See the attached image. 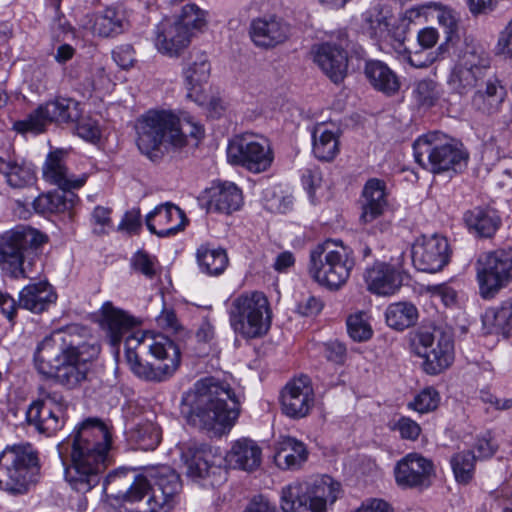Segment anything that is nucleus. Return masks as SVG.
I'll use <instances>...</instances> for the list:
<instances>
[{"label":"nucleus","mask_w":512,"mask_h":512,"mask_svg":"<svg viewBox=\"0 0 512 512\" xmlns=\"http://www.w3.org/2000/svg\"><path fill=\"white\" fill-rule=\"evenodd\" d=\"M100 352V346L88 336V330L79 325L52 332L34 352L36 370L46 379L66 389H75L87 380L91 362Z\"/></svg>","instance_id":"nucleus-1"},{"label":"nucleus","mask_w":512,"mask_h":512,"mask_svg":"<svg viewBox=\"0 0 512 512\" xmlns=\"http://www.w3.org/2000/svg\"><path fill=\"white\" fill-rule=\"evenodd\" d=\"M112 436L105 423L88 418L61 443L57 449L65 465V479L81 493L99 484L101 474L110 463Z\"/></svg>","instance_id":"nucleus-2"},{"label":"nucleus","mask_w":512,"mask_h":512,"mask_svg":"<svg viewBox=\"0 0 512 512\" xmlns=\"http://www.w3.org/2000/svg\"><path fill=\"white\" fill-rule=\"evenodd\" d=\"M241 403L230 384L213 376L204 377L183 394L180 412L186 422L220 437L235 425Z\"/></svg>","instance_id":"nucleus-3"},{"label":"nucleus","mask_w":512,"mask_h":512,"mask_svg":"<svg viewBox=\"0 0 512 512\" xmlns=\"http://www.w3.org/2000/svg\"><path fill=\"white\" fill-rule=\"evenodd\" d=\"M125 356L131 371L140 379L161 382L180 365V348L165 335L136 333L125 340Z\"/></svg>","instance_id":"nucleus-4"},{"label":"nucleus","mask_w":512,"mask_h":512,"mask_svg":"<svg viewBox=\"0 0 512 512\" xmlns=\"http://www.w3.org/2000/svg\"><path fill=\"white\" fill-rule=\"evenodd\" d=\"M182 490L179 474L169 466L151 467L143 475L134 477L125 498L132 502H142L137 512H168L173 507Z\"/></svg>","instance_id":"nucleus-5"},{"label":"nucleus","mask_w":512,"mask_h":512,"mask_svg":"<svg viewBox=\"0 0 512 512\" xmlns=\"http://www.w3.org/2000/svg\"><path fill=\"white\" fill-rule=\"evenodd\" d=\"M413 150L416 162L433 174L459 173L468 161L462 144L437 131L418 137Z\"/></svg>","instance_id":"nucleus-6"},{"label":"nucleus","mask_w":512,"mask_h":512,"mask_svg":"<svg viewBox=\"0 0 512 512\" xmlns=\"http://www.w3.org/2000/svg\"><path fill=\"white\" fill-rule=\"evenodd\" d=\"M341 492V485L328 475L311 481H295L281 492V508L284 512H326Z\"/></svg>","instance_id":"nucleus-7"},{"label":"nucleus","mask_w":512,"mask_h":512,"mask_svg":"<svg viewBox=\"0 0 512 512\" xmlns=\"http://www.w3.org/2000/svg\"><path fill=\"white\" fill-rule=\"evenodd\" d=\"M45 234L36 229L18 226L0 236V262L14 278H30L32 256L47 242Z\"/></svg>","instance_id":"nucleus-8"},{"label":"nucleus","mask_w":512,"mask_h":512,"mask_svg":"<svg viewBox=\"0 0 512 512\" xmlns=\"http://www.w3.org/2000/svg\"><path fill=\"white\" fill-rule=\"evenodd\" d=\"M38 457L30 445L5 449L0 454V489L18 495L36 481Z\"/></svg>","instance_id":"nucleus-9"},{"label":"nucleus","mask_w":512,"mask_h":512,"mask_svg":"<svg viewBox=\"0 0 512 512\" xmlns=\"http://www.w3.org/2000/svg\"><path fill=\"white\" fill-rule=\"evenodd\" d=\"M333 246L334 243L328 240L313 248L310 251L308 271L320 285L337 290L347 282L354 260L349 258L344 249L336 250Z\"/></svg>","instance_id":"nucleus-10"},{"label":"nucleus","mask_w":512,"mask_h":512,"mask_svg":"<svg viewBox=\"0 0 512 512\" xmlns=\"http://www.w3.org/2000/svg\"><path fill=\"white\" fill-rule=\"evenodd\" d=\"M233 330L244 338H257L267 333L271 324L269 302L261 292L240 295L230 310Z\"/></svg>","instance_id":"nucleus-11"},{"label":"nucleus","mask_w":512,"mask_h":512,"mask_svg":"<svg viewBox=\"0 0 512 512\" xmlns=\"http://www.w3.org/2000/svg\"><path fill=\"white\" fill-rule=\"evenodd\" d=\"M491 66V59L481 47L467 46L458 63L447 77L450 94L466 97L483 85Z\"/></svg>","instance_id":"nucleus-12"},{"label":"nucleus","mask_w":512,"mask_h":512,"mask_svg":"<svg viewBox=\"0 0 512 512\" xmlns=\"http://www.w3.org/2000/svg\"><path fill=\"white\" fill-rule=\"evenodd\" d=\"M412 343L416 354L424 359L422 365L427 374H439L453 362L452 336L441 328L422 327L418 329Z\"/></svg>","instance_id":"nucleus-13"},{"label":"nucleus","mask_w":512,"mask_h":512,"mask_svg":"<svg viewBox=\"0 0 512 512\" xmlns=\"http://www.w3.org/2000/svg\"><path fill=\"white\" fill-rule=\"evenodd\" d=\"M177 116L165 110H149L136 122L137 146L152 161L160 157L164 143L172 145V130Z\"/></svg>","instance_id":"nucleus-14"},{"label":"nucleus","mask_w":512,"mask_h":512,"mask_svg":"<svg viewBox=\"0 0 512 512\" xmlns=\"http://www.w3.org/2000/svg\"><path fill=\"white\" fill-rule=\"evenodd\" d=\"M476 272L480 296L494 298L512 282V248L481 254L476 262Z\"/></svg>","instance_id":"nucleus-15"},{"label":"nucleus","mask_w":512,"mask_h":512,"mask_svg":"<svg viewBox=\"0 0 512 512\" xmlns=\"http://www.w3.org/2000/svg\"><path fill=\"white\" fill-rule=\"evenodd\" d=\"M227 159L233 165H239L249 172L258 174L271 167L274 152L267 138L245 133L229 142Z\"/></svg>","instance_id":"nucleus-16"},{"label":"nucleus","mask_w":512,"mask_h":512,"mask_svg":"<svg viewBox=\"0 0 512 512\" xmlns=\"http://www.w3.org/2000/svg\"><path fill=\"white\" fill-rule=\"evenodd\" d=\"M411 257L417 270L436 273L449 262L450 248L448 240L438 235L422 236L412 245Z\"/></svg>","instance_id":"nucleus-17"},{"label":"nucleus","mask_w":512,"mask_h":512,"mask_svg":"<svg viewBox=\"0 0 512 512\" xmlns=\"http://www.w3.org/2000/svg\"><path fill=\"white\" fill-rule=\"evenodd\" d=\"M396 483L405 488H427L435 477L434 464L418 453H410L395 467Z\"/></svg>","instance_id":"nucleus-18"},{"label":"nucleus","mask_w":512,"mask_h":512,"mask_svg":"<svg viewBox=\"0 0 512 512\" xmlns=\"http://www.w3.org/2000/svg\"><path fill=\"white\" fill-rule=\"evenodd\" d=\"M179 448L189 478L200 480L221 472V463H216V457L207 445L188 441Z\"/></svg>","instance_id":"nucleus-19"},{"label":"nucleus","mask_w":512,"mask_h":512,"mask_svg":"<svg viewBox=\"0 0 512 512\" xmlns=\"http://www.w3.org/2000/svg\"><path fill=\"white\" fill-rule=\"evenodd\" d=\"M282 411L293 419L308 415L314 405V392L307 376L289 382L281 393Z\"/></svg>","instance_id":"nucleus-20"},{"label":"nucleus","mask_w":512,"mask_h":512,"mask_svg":"<svg viewBox=\"0 0 512 512\" xmlns=\"http://www.w3.org/2000/svg\"><path fill=\"white\" fill-rule=\"evenodd\" d=\"M290 34L289 25L276 15L253 19L249 27L252 42L260 48L270 49L284 43Z\"/></svg>","instance_id":"nucleus-21"},{"label":"nucleus","mask_w":512,"mask_h":512,"mask_svg":"<svg viewBox=\"0 0 512 512\" xmlns=\"http://www.w3.org/2000/svg\"><path fill=\"white\" fill-rule=\"evenodd\" d=\"M187 223L184 212L172 203L157 206L146 216L148 230L159 237H169L183 230Z\"/></svg>","instance_id":"nucleus-22"},{"label":"nucleus","mask_w":512,"mask_h":512,"mask_svg":"<svg viewBox=\"0 0 512 512\" xmlns=\"http://www.w3.org/2000/svg\"><path fill=\"white\" fill-rule=\"evenodd\" d=\"M66 156L67 151L63 149L50 152L43 166V177L47 182L58 186L60 189H79L86 183L87 175L75 176L69 174L65 165Z\"/></svg>","instance_id":"nucleus-23"},{"label":"nucleus","mask_w":512,"mask_h":512,"mask_svg":"<svg viewBox=\"0 0 512 512\" xmlns=\"http://www.w3.org/2000/svg\"><path fill=\"white\" fill-rule=\"evenodd\" d=\"M506 96L505 87L496 77L486 78L473 92L470 105L476 113L490 117L501 110Z\"/></svg>","instance_id":"nucleus-24"},{"label":"nucleus","mask_w":512,"mask_h":512,"mask_svg":"<svg viewBox=\"0 0 512 512\" xmlns=\"http://www.w3.org/2000/svg\"><path fill=\"white\" fill-rule=\"evenodd\" d=\"M469 233L477 238H492L501 227L499 212L491 206H476L463 214Z\"/></svg>","instance_id":"nucleus-25"},{"label":"nucleus","mask_w":512,"mask_h":512,"mask_svg":"<svg viewBox=\"0 0 512 512\" xmlns=\"http://www.w3.org/2000/svg\"><path fill=\"white\" fill-rule=\"evenodd\" d=\"M314 61L335 84L342 82L347 75V53L336 44L324 43L320 45L314 56Z\"/></svg>","instance_id":"nucleus-26"},{"label":"nucleus","mask_w":512,"mask_h":512,"mask_svg":"<svg viewBox=\"0 0 512 512\" xmlns=\"http://www.w3.org/2000/svg\"><path fill=\"white\" fill-rule=\"evenodd\" d=\"M364 279L370 292L382 296L394 294L402 285L401 274L393 266L383 262H376L367 268Z\"/></svg>","instance_id":"nucleus-27"},{"label":"nucleus","mask_w":512,"mask_h":512,"mask_svg":"<svg viewBox=\"0 0 512 512\" xmlns=\"http://www.w3.org/2000/svg\"><path fill=\"white\" fill-rule=\"evenodd\" d=\"M191 37L175 21H162L156 30L155 45L158 51L168 56H178L188 47Z\"/></svg>","instance_id":"nucleus-28"},{"label":"nucleus","mask_w":512,"mask_h":512,"mask_svg":"<svg viewBox=\"0 0 512 512\" xmlns=\"http://www.w3.org/2000/svg\"><path fill=\"white\" fill-rule=\"evenodd\" d=\"M26 419L38 433L47 437L55 435L65 424L63 409L60 406L48 407L45 404H30Z\"/></svg>","instance_id":"nucleus-29"},{"label":"nucleus","mask_w":512,"mask_h":512,"mask_svg":"<svg viewBox=\"0 0 512 512\" xmlns=\"http://www.w3.org/2000/svg\"><path fill=\"white\" fill-rule=\"evenodd\" d=\"M224 460L234 469L252 472L261 465L262 450L254 440L241 438L232 444Z\"/></svg>","instance_id":"nucleus-30"},{"label":"nucleus","mask_w":512,"mask_h":512,"mask_svg":"<svg viewBox=\"0 0 512 512\" xmlns=\"http://www.w3.org/2000/svg\"><path fill=\"white\" fill-rule=\"evenodd\" d=\"M385 188V183L379 179L366 182L361 197V223H371L384 213L388 205Z\"/></svg>","instance_id":"nucleus-31"},{"label":"nucleus","mask_w":512,"mask_h":512,"mask_svg":"<svg viewBox=\"0 0 512 512\" xmlns=\"http://www.w3.org/2000/svg\"><path fill=\"white\" fill-rule=\"evenodd\" d=\"M207 211L231 214L240 209L243 197L241 190L232 182L215 185L206 191Z\"/></svg>","instance_id":"nucleus-32"},{"label":"nucleus","mask_w":512,"mask_h":512,"mask_svg":"<svg viewBox=\"0 0 512 512\" xmlns=\"http://www.w3.org/2000/svg\"><path fill=\"white\" fill-rule=\"evenodd\" d=\"M57 294L47 281L25 286L19 293V306L33 313H42L55 303Z\"/></svg>","instance_id":"nucleus-33"},{"label":"nucleus","mask_w":512,"mask_h":512,"mask_svg":"<svg viewBox=\"0 0 512 512\" xmlns=\"http://www.w3.org/2000/svg\"><path fill=\"white\" fill-rule=\"evenodd\" d=\"M211 66L207 56L203 52L193 51L190 53L185 67L183 68L184 83L188 90V97L197 96L210 76Z\"/></svg>","instance_id":"nucleus-34"},{"label":"nucleus","mask_w":512,"mask_h":512,"mask_svg":"<svg viewBox=\"0 0 512 512\" xmlns=\"http://www.w3.org/2000/svg\"><path fill=\"white\" fill-rule=\"evenodd\" d=\"M0 174L6 183L14 189H23L34 185L36 175L31 165L10 155L0 156Z\"/></svg>","instance_id":"nucleus-35"},{"label":"nucleus","mask_w":512,"mask_h":512,"mask_svg":"<svg viewBox=\"0 0 512 512\" xmlns=\"http://www.w3.org/2000/svg\"><path fill=\"white\" fill-rule=\"evenodd\" d=\"M129 26L127 11L121 5L108 6L95 15L93 29L101 37H114Z\"/></svg>","instance_id":"nucleus-36"},{"label":"nucleus","mask_w":512,"mask_h":512,"mask_svg":"<svg viewBox=\"0 0 512 512\" xmlns=\"http://www.w3.org/2000/svg\"><path fill=\"white\" fill-rule=\"evenodd\" d=\"M340 130L334 125L318 123L312 132L313 153L321 161H331L339 153Z\"/></svg>","instance_id":"nucleus-37"},{"label":"nucleus","mask_w":512,"mask_h":512,"mask_svg":"<svg viewBox=\"0 0 512 512\" xmlns=\"http://www.w3.org/2000/svg\"><path fill=\"white\" fill-rule=\"evenodd\" d=\"M101 312L103 317L102 324L107 330L110 344L112 346L119 345L123 335L136 325L135 319L124 311L115 308L111 302H105Z\"/></svg>","instance_id":"nucleus-38"},{"label":"nucleus","mask_w":512,"mask_h":512,"mask_svg":"<svg viewBox=\"0 0 512 512\" xmlns=\"http://www.w3.org/2000/svg\"><path fill=\"white\" fill-rule=\"evenodd\" d=\"M306 445L293 437H285L279 443L274 455L276 465L285 470H297L308 459Z\"/></svg>","instance_id":"nucleus-39"},{"label":"nucleus","mask_w":512,"mask_h":512,"mask_svg":"<svg viewBox=\"0 0 512 512\" xmlns=\"http://www.w3.org/2000/svg\"><path fill=\"white\" fill-rule=\"evenodd\" d=\"M78 200L72 189H60L39 195L33 200L32 205L39 214L60 213L71 210Z\"/></svg>","instance_id":"nucleus-40"},{"label":"nucleus","mask_w":512,"mask_h":512,"mask_svg":"<svg viewBox=\"0 0 512 512\" xmlns=\"http://www.w3.org/2000/svg\"><path fill=\"white\" fill-rule=\"evenodd\" d=\"M365 75L375 89L387 95H392L399 90L398 77L381 61H368L365 66Z\"/></svg>","instance_id":"nucleus-41"},{"label":"nucleus","mask_w":512,"mask_h":512,"mask_svg":"<svg viewBox=\"0 0 512 512\" xmlns=\"http://www.w3.org/2000/svg\"><path fill=\"white\" fill-rule=\"evenodd\" d=\"M360 27L362 32L372 39L378 41L388 40L390 23L379 5L371 7L362 13Z\"/></svg>","instance_id":"nucleus-42"},{"label":"nucleus","mask_w":512,"mask_h":512,"mask_svg":"<svg viewBox=\"0 0 512 512\" xmlns=\"http://www.w3.org/2000/svg\"><path fill=\"white\" fill-rule=\"evenodd\" d=\"M50 121L55 123L77 122L81 117L80 103L72 98L56 97L45 103Z\"/></svg>","instance_id":"nucleus-43"},{"label":"nucleus","mask_w":512,"mask_h":512,"mask_svg":"<svg viewBox=\"0 0 512 512\" xmlns=\"http://www.w3.org/2000/svg\"><path fill=\"white\" fill-rule=\"evenodd\" d=\"M385 317L389 327L403 331L416 324L418 320V310L412 303L397 302L387 307Z\"/></svg>","instance_id":"nucleus-44"},{"label":"nucleus","mask_w":512,"mask_h":512,"mask_svg":"<svg viewBox=\"0 0 512 512\" xmlns=\"http://www.w3.org/2000/svg\"><path fill=\"white\" fill-rule=\"evenodd\" d=\"M197 261L202 272L217 276L224 272L228 265V256L222 248L202 245L197 250Z\"/></svg>","instance_id":"nucleus-45"},{"label":"nucleus","mask_w":512,"mask_h":512,"mask_svg":"<svg viewBox=\"0 0 512 512\" xmlns=\"http://www.w3.org/2000/svg\"><path fill=\"white\" fill-rule=\"evenodd\" d=\"M175 22L183 27L192 37L196 32H203L207 27V12L196 4L185 5Z\"/></svg>","instance_id":"nucleus-46"},{"label":"nucleus","mask_w":512,"mask_h":512,"mask_svg":"<svg viewBox=\"0 0 512 512\" xmlns=\"http://www.w3.org/2000/svg\"><path fill=\"white\" fill-rule=\"evenodd\" d=\"M130 472L126 469H119L110 472L103 482V491L106 495L115 499H123L125 503L134 504L135 502L129 501L125 498V492L130 489L133 484L129 477Z\"/></svg>","instance_id":"nucleus-47"},{"label":"nucleus","mask_w":512,"mask_h":512,"mask_svg":"<svg viewBox=\"0 0 512 512\" xmlns=\"http://www.w3.org/2000/svg\"><path fill=\"white\" fill-rule=\"evenodd\" d=\"M423 8H412L406 11L405 16L398 21L392 28L389 27V37L387 41H393L397 50L406 51L405 41L409 32V26L415 18L421 16Z\"/></svg>","instance_id":"nucleus-48"},{"label":"nucleus","mask_w":512,"mask_h":512,"mask_svg":"<svg viewBox=\"0 0 512 512\" xmlns=\"http://www.w3.org/2000/svg\"><path fill=\"white\" fill-rule=\"evenodd\" d=\"M476 456L473 451H463L451 458V466L458 483L467 484L474 474Z\"/></svg>","instance_id":"nucleus-49"},{"label":"nucleus","mask_w":512,"mask_h":512,"mask_svg":"<svg viewBox=\"0 0 512 512\" xmlns=\"http://www.w3.org/2000/svg\"><path fill=\"white\" fill-rule=\"evenodd\" d=\"M52 123L50 116L47 115L45 104L40 105L24 120L14 123V130L19 133L32 132L34 134L41 133L45 130L47 124Z\"/></svg>","instance_id":"nucleus-50"},{"label":"nucleus","mask_w":512,"mask_h":512,"mask_svg":"<svg viewBox=\"0 0 512 512\" xmlns=\"http://www.w3.org/2000/svg\"><path fill=\"white\" fill-rule=\"evenodd\" d=\"M133 436L144 450L155 449L161 441V429L152 421L136 425Z\"/></svg>","instance_id":"nucleus-51"},{"label":"nucleus","mask_w":512,"mask_h":512,"mask_svg":"<svg viewBox=\"0 0 512 512\" xmlns=\"http://www.w3.org/2000/svg\"><path fill=\"white\" fill-rule=\"evenodd\" d=\"M204 131L201 125L188 118L180 120L177 117V123L172 130V145L182 147L186 144L187 136L199 139L203 136Z\"/></svg>","instance_id":"nucleus-52"},{"label":"nucleus","mask_w":512,"mask_h":512,"mask_svg":"<svg viewBox=\"0 0 512 512\" xmlns=\"http://www.w3.org/2000/svg\"><path fill=\"white\" fill-rule=\"evenodd\" d=\"M130 264L134 272L149 280H152L158 274L160 268L157 258L144 250L137 251L132 256Z\"/></svg>","instance_id":"nucleus-53"},{"label":"nucleus","mask_w":512,"mask_h":512,"mask_svg":"<svg viewBox=\"0 0 512 512\" xmlns=\"http://www.w3.org/2000/svg\"><path fill=\"white\" fill-rule=\"evenodd\" d=\"M490 320L492 325L502 332L512 329V300H505L498 308L487 311L484 316V323Z\"/></svg>","instance_id":"nucleus-54"},{"label":"nucleus","mask_w":512,"mask_h":512,"mask_svg":"<svg viewBox=\"0 0 512 512\" xmlns=\"http://www.w3.org/2000/svg\"><path fill=\"white\" fill-rule=\"evenodd\" d=\"M365 316L364 313H357L347 319V331L354 341H367L372 336L371 326Z\"/></svg>","instance_id":"nucleus-55"},{"label":"nucleus","mask_w":512,"mask_h":512,"mask_svg":"<svg viewBox=\"0 0 512 512\" xmlns=\"http://www.w3.org/2000/svg\"><path fill=\"white\" fill-rule=\"evenodd\" d=\"M439 400L438 392L432 387H427L417 394L413 401L409 402L408 408L422 414L427 413L438 407Z\"/></svg>","instance_id":"nucleus-56"},{"label":"nucleus","mask_w":512,"mask_h":512,"mask_svg":"<svg viewBox=\"0 0 512 512\" xmlns=\"http://www.w3.org/2000/svg\"><path fill=\"white\" fill-rule=\"evenodd\" d=\"M414 96L422 106H433L439 98L437 83L431 79H424L416 83Z\"/></svg>","instance_id":"nucleus-57"},{"label":"nucleus","mask_w":512,"mask_h":512,"mask_svg":"<svg viewBox=\"0 0 512 512\" xmlns=\"http://www.w3.org/2000/svg\"><path fill=\"white\" fill-rule=\"evenodd\" d=\"M491 496L494 498L496 508L502 512H512V482L503 483Z\"/></svg>","instance_id":"nucleus-58"},{"label":"nucleus","mask_w":512,"mask_h":512,"mask_svg":"<svg viewBox=\"0 0 512 512\" xmlns=\"http://www.w3.org/2000/svg\"><path fill=\"white\" fill-rule=\"evenodd\" d=\"M393 428L399 431L402 438L408 440H416L421 432L417 422L404 416L397 420Z\"/></svg>","instance_id":"nucleus-59"},{"label":"nucleus","mask_w":512,"mask_h":512,"mask_svg":"<svg viewBox=\"0 0 512 512\" xmlns=\"http://www.w3.org/2000/svg\"><path fill=\"white\" fill-rule=\"evenodd\" d=\"M496 48L499 54L505 55L512 59V19L499 33Z\"/></svg>","instance_id":"nucleus-60"},{"label":"nucleus","mask_w":512,"mask_h":512,"mask_svg":"<svg viewBox=\"0 0 512 512\" xmlns=\"http://www.w3.org/2000/svg\"><path fill=\"white\" fill-rule=\"evenodd\" d=\"M141 228V214L139 209L127 211L118 226V230L128 233H137Z\"/></svg>","instance_id":"nucleus-61"},{"label":"nucleus","mask_w":512,"mask_h":512,"mask_svg":"<svg viewBox=\"0 0 512 512\" xmlns=\"http://www.w3.org/2000/svg\"><path fill=\"white\" fill-rule=\"evenodd\" d=\"M437 20L439 24L447 29V33H453L457 28V17L453 10L435 4Z\"/></svg>","instance_id":"nucleus-62"},{"label":"nucleus","mask_w":512,"mask_h":512,"mask_svg":"<svg viewBox=\"0 0 512 512\" xmlns=\"http://www.w3.org/2000/svg\"><path fill=\"white\" fill-rule=\"evenodd\" d=\"M113 58L121 68L131 67L135 61L133 47L129 44L117 47L113 51Z\"/></svg>","instance_id":"nucleus-63"},{"label":"nucleus","mask_w":512,"mask_h":512,"mask_svg":"<svg viewBox=\"0 0 512 512\" xmlns=\"http://www.w3.org/2000/svg\"><path fill=\"white\" fill-rule=\"evenodd\" d=\"M244 512H277V508L262 495L254 496Z\"/></svg>","instance_id":"nucleus-64"}]
</instances>
